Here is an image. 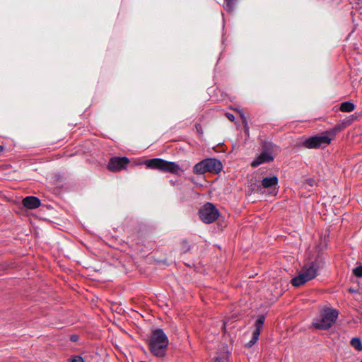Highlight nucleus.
I'll use <instances>...</instances> for the list:
<instances>
[{"label":"nucleus","instance_id":"obj_1","mask_svg":"<svg viewBox=\"0 0 362 362\" xmlns=\"http://www.w3.org/2000/svg\"><path fill=\"white\" fill-rule=\"evenodd\" d=\"M169 344L168 338L162 329L152 332L148 341L151 353L157 357H163Z\"/></svg>","mask_w":362,"mask_h":362},{"label":"nucleus","instance_id":"obj_2","mask_svg":"<svg viewBox=\"0 0 362 362\" xmlns=\"http://www.w3.org/2000/svg\"><path fill=\"white\" fill-rule=\"evenodd\" d=\"M320 268V263L317 261H313L305 264L300 271L298 275L291 279V284L298 287L306 282L314 279L318 274Z\"/></svg>","mask_w":362,"mask_h":362},{"label":"nucleus","instance_id":"obj_3","mask_svg":"<svg viewBox=\"0 0 362 362\" xmlns=\"http://www.w3.org/2000/svg\"><path fill=\"white\" fill-rule=\"evenodd\" d=\"M338 315L336 309L325 307L321 310L320 317L313 320V326L317 329L327 330L335 323Z\"/></svg>","mask_w":362,"mask_h":362},{"label":"nucleus","instance_id":"obj_4","mask_svg":"<svg viewBox=\"0 0 362 362\" xmlns=\"http://www.w3.org/2000/svg\"><path fill=\"white\" fill-rule=\"evenodd\" d=\"M145 164L148 168L175 175H178L181 170L180 165L176 163L167 161L162 158L149 159L145 162Z\"/></svg>","mask_w":362,"mask_h":362},{"label":"nucleus","instance_id":"obj_5","mask_svg":"<svg viewBox=\"0 0 362 362\" xmlns=\"http://www.w3.org/2000/svg\"><path fill=\"white\" fill-rule=\"evenodd\" d=\"M334 130L320 135H315L305 139L302 146L306 148H319L327 146L334 137Z\"/></svg>","mask_w":362,"mask_h":362},{"label":"nucleus","instance_id":"obj_6","mask_svg":"<svg viewBox=\"0 0 362 362\" xmlns=\"http://www.w3.org/2000/svg\"><path fill=\"white\" fill-rule=\"evenodd\" d=\"M200 219L205 223L214 222L219 216V211L211 203L205 204L199 211Z\"/></svg>","mask_w":362,"mask_h":362},{"label":"nucleus","instance_id":"obj_7","mask_svg":"<svg viewBox=\"0 0 362 362\" xmlns=\"http://www.w3.org/2000/svg\"><path fill=\"white\" fill-rule=\"evenodd\" d=\"M129 160L127 157H112L107 164V169L111 172H119L127 168Z\"/></svg>","mask_w":362,"mask_h":362},{"label":"nucleus","instance_id":"obj_8","mask_svg":"<svg viewBox=\"0 0 362 362\" xmlns=\"http://www.w3.org/2000/svg\"><path fill=\"white\" fill-rule=\"evenodd\" d=\"M206 170L209 173H218L222 170L223 165L220 160L216 158L205 159Z\"/></svg>","mask_w":362,"mask_h":362},{"label":"nucleus","instance_id":"obj_9","mask_svg":"<svg viewBox=\"0 0 362 362\" xmlns=\"http://www.w3.org/2000/svg\"><path fill=\"white\" fill-rule=\"evenodd\" d=\"M274 160L272 153L268 151L262 152L259 156L252 162L251 165L254 168L265 163H269Z\"/></svg>","mask_w":362,"mask_h":362},{"label":"nucleus","instance_id":"obj_10","mask_svg":"<svg viewBox=\"0 0 362 362\" xmlns=\"http://www.w3.org/2000/svg\"><path fill=\"white\" fill-rule=\"evenodd\" d=\"M40 200L36 197L29 196L23 199V206L29 209H37L40 206Z\"/></svg>","mask_w":362,"mask_h":362},{"label":"nucleus","instance_id":"obj_11","mask_svg":"<svg viewBox=\"0 0 362 362\" xmlns=\"http://www.w3.org/2000/svg\"><path fill=\"white\" fill-rule=\"evenodd\" d=\"M278 177L276 176H272L268 177H264L262 180V186L265 189L274 188V194H276L277 190H276V186L278 185Z\"/></svg>","mask_w":362,"mask_h":362},{"label":"nucleus","instance_id":"obj_12","mask_svg":"<svg viewBox=\"0 0 362 362\" xmlns=\"http://www.w3.org/2000/svg\"><path fill=\"white\" fill-rule=\"evenodd\" d=\"M205 159L197 163L193 168V172L197 175L204 174L207 172L206 167Z\"/></svg>","mask_w":362,"mask_h":362},{"label":"nucleus","instance_id":"obj_13","mask_svg":"<svg viewBox=\"0 0 362 362\" xmlns=\"http://www.w3.org/2000/svg\"><path fill=\"white\" fill-rule=\"evenodd\" d=\"M355 109V105L349 101L344 102L341 103L339 110L341 112H350L354 111Z\"/></svg>","mask_w":362,"mask_h":362},{"label":"nucleus","instance_id":"obj_14","mask_svg":"<svg viewBox=\"0 0 362 362\" xmlns=\"http://www.w3.org/2000/svg\"><path fill=\"white\" fill-rule=\"evenodd\" d=\"M265 321V317L263 315H260L257 317V319L255 322V329L254 332H257L258 334H260L262 325Z\"/></svg>","mask_w":362,"mask_h":362},{"label":"nucleus","instance_id":"obj_15","mask_svg":"<svg viewBox=\"0 0 362 362\" xmlns=\"http://www.w3.org/2000/svg\"><path fill=\"white\" fill-rule=\"evenodd\" d=\"M350 344L356 351H362V344L359 338L355 337L351 339Z\"/></svg>","mask_w":362,"mask_h":362},{"label":"nucleus","instance_id":"obj_16","mask_svg":"<svg viewBox=\"0 0 362 362\" xmlns=\"http://www.w3.org/2000/svg\"><path fill=\"white\" fill-rule=\"evenodd\" d=\"M259 334H258L257 332H253L252 337L251 340L247 344V346L249 347L253 346L258 340Z\"/></svg>","mask_w":362,"mask_h":362},{"label":"nucleus","instance_id":"obj_17","mask_svg":"<svg viewBox=\"0 0 362 362\" xmlns=\"http://www.w3.org/2000/svg\"><path fill=\"white\" fill-rule=\"evenodd\" d=\"M181 250L183 253L187 252L190 249V245L186 240L181 241Z\"/></svg>","mask_w":362,"mask_h":362},{"label":"nucleus","instance_id":"obj_18","mask_svg":"<svg viewBox=\"0 0 362 362\" xmlns=\"http://www.w3.org/2000/svg\"><path fill=\"white\" fill-rule=\"evenodd\" d=\"M235 0H226V6L228 11H232L234 6Z\"/></svg>","mask_w":362,"mask_h":362},{"label":"nucleus","instance_id":"obj_19","mask_svg":"<svg viewBox=\"0 0 362 362\" xmlns=\"http://www.w3.org/2000/svg\"><path fill=\"white\" fill-rule=\"evenodd\" d=\"M354 274L357 277L362 276V267H357L354 269Z\"/></svg>","mask_w":362,"mask_h":362},{"label":"nucleus","instance_id":"obj_20","mask_svg":"<svg viewBox=\"0 0 362 362\" xmlns=\"http://www.w3.org/2000/svg\"><path fill=\"white\" fill-rule=\"evenodd\" d=\"M71 362H84L82 357L79 356H75L71 358Z\"/></svg>","mask_w":362,"mask_h":362},{"label":"nucleus","instance_id":"obj_21","mask_svg":"<svg viewBox=\"0 0 362 362\" xmlns=\"http://www.w3.org/2000/svg\"><path fill=\"white\" fill-rule=\"evenodd\" d=\"M242 122L244 127H248L247 118L245 117L243 113L240 114Z\"/></svg>","mask_w":362,"mask_h":362},{"label":"nucleus","instance_id":"obj_22","mask_svg":"<svg viewBox=\"0 0 362 362\" xmlns=\"http://www.w3.org/2000/svg\"><path fill=\"white\" fill-rule=\"evenodd\" d=\"M226 117L231 122H233L235 120V116L230 112L225 113Z\"/></svg>","mask_w":362,"mask_h":362},{"label":"nucleus","instance_id":"obj_23","mask_svg":"<svg viewBox=\"0 0 362 362\" xmlns=\"http://www.w3.org/2000/svg\"><path fill=\"white\" fill-rule=\"evenodd\" d=\"M195 127L199 134H203L202 127L200 124H196Z\"/></svg>","mask_w":362,"mask_h":362},{"label":"nucleus","instance_id":"obj_24","mask_svg":"<svg viewBox=\"0 0 362 362\" xmlns=\"http://www.w3.org/2000/svg\"><path fill=\"white\" fill-rule=\"evenodd\" d=\"M214 362H226V358H221V357H216Z\"/></svg>","mask_w":362,"mask_h":362},{"label":"nucleus","instance_id":"obj_25","mask_svg":"<svg viewBox=\"0 0 362 362\" xmlns=\"http://www.w3.org/2000/svg\"><path fill=\"white\" fill-rule=\"evenodd\" d=\"M70 339L72 341H76L78 340V336L77 335H71L70 337Z\"/></svg>","mask_w":362,"mask_h":362},{"label":"nucleus","instance_id":"obj_26","mask_svg":"<svg viewBox=\"0 0 362 362\" xmlns=\"http://www.w3.org/2000/svg\"><path fill=\"white\" fill-rule=\"evenodd\" d=\"M245 134L248 135L249 134V127H244Z\"/></svg>","mask_w":362,"mask_h":362},{"label":"nucleus","instance_id":"obj_27","mask_svg":"<svg viewBox=\"0 0 362 362\" xmlns=\"http://www.w3.org/2000/svg\"><path fill=\"white\" fill-rule=\"evenodd\" d=\"M4 147L2 146H0V152L3 151Z\"/></svg>","mask_w":362,"mask_h":362},{"label":"nucleus","instance_id":"obj_28","mask_svg":"<svg viewBox=\"0 0 362 362\" xmlns=\"http://www.w3.org/2000/svg\"><path fill=\"white\" fill-rule=\"evenodd\" d=\"M351 120H349L348 122H346V124L349 125L351 124Z\"/></svg>","mask_w":362,"mask_h":362},{"label":"nucleus","instance_id":"obj_29","mask_svg":"<svg viewBox=\"0 0 362 362\" xmlns=\"http://www.w3.org/2000/svg\"><path fill=\"white\" fill-rule=\"evenodd\" d=\"M361 362H362V361Z\"/></svg>","mask_w":362,"mask_h":362}]
</instances>
